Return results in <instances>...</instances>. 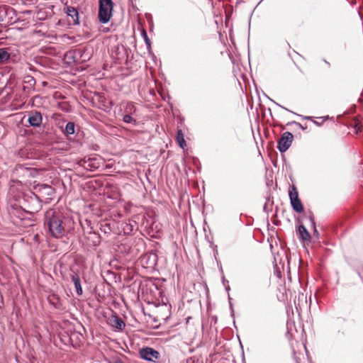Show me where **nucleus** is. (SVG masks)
<instances>
[{
	"label": "nucleus",
	"mask_w": 363,
	"mask_h": 363,
	"mask_svg": "<svg viewBox=\"0 0 363 363\" xmlns=\"http://www.w3.org/2000/svg\"><path fill=\"white\" fill-rule=\"evenodd\" d=\"M324 62L328 66L330 67V62H328L326 60H323Z\"/></svg>",
	"instance_id": "26"
},
{
	"label": "nucleus",
	"mask_w": 363,
	"mask_h": 363,
	"mask_svg": "<svg viewBox=\"0 0 363 363\" xmlns=\"http://www.w3.org/2000/svg\"><path fill=\"white\" fill-rule=\"evenodd\" d=\"M74 123L73 122H69L67 123L65 127V133L67 135H72L74 133Z\"/></svg>",
	"instance_id": "15"
},
{
	"label": "nucleus",
	"mask_w": 363,
	"mask_h": 363,
	"mask_svg": "<svg viewBox=\"0 0 363 363\" xmlns=\"http://www.w3.org/2000/svg\"><path fill=\"white\" fill-rule=\"evenodd\" d=\"M10 57V54L5 48H0V63L6 62Z\"/></svg>",
	"instance_id": "13"
},
{
	"label": "nucleus",
	"mask_w": 363,
	"mask_h": 363,
	"mask_svg": "<svg viewBox=\"0 0 363 363\" xmlns=\"http://www.w3.org/2000/svg\"><path fill=\"white\" fill-rule=\"evenodd\" d=\"M71 279L74 284V287H75L77 294L79 296L82 295L83 291H82V288L81 286V281H80L79 277L77 274H72L71 276Z\"/></svg>",
	"instance_id": "11"
},
{
	"label": "nucleus",
	"mask_w": 363,
	"mask_h": 363,
	"mask_svg": "<svg viewBox=\"0 0 363 363\" xmlns=\"http://www.w3.org/2000/svg\"><path fill=\"white\" fill-rule=\"evenodd\" d=\"M294 140V135L290 132H285L278 140L277 148L281 152H286L291 145Z\"/></svg>",
	"instance_id": "4"
},
{
	"label": "nucleus",
	"mask_w": 363,
	"mask_h": 363,
	"mask_svg": "<svg viewBox=\"0 0 363 363\" xmlns=\"http://www.w3.org/2000/svg\"><path fill=\"white\" fill-rule=\"evenodd\" d=\"M45 225L51 236L60 238L65 235V226L60 213L50 209L45 213Z\"/></svg>",
	"instance_id": "1"
},
{
	"label": "nucleus",
	"mask_w": 363,
	"mask_h": 363,
	"mask_svg": "<svg viewBox=\"0 0 363 363\" xmlns=\"http://www.w3.org/2000/svg\"><path fill=\"white\" fill-rule=\"evenodd\" d=\"M290 202L292 208L297 213H301L303 211V206L298 198V191L296 186H292L289 191Z\"/></svg>",
	"instance_id": "3"
},
{
	"label": "nucleus",
	"mask_w": 363,
	"mask_h": 363,
	"mask_svg": "<svg viewBox=\"0 0 363 363\" xmlns=\"http://www.w3.org/2000/svg\"><path fill=\"white\" fill-rule=\"evenodd\" d=\"M25 82L30 84H34L35 83V79L31 76H27L25 78Z\"/></svg>",
	"instance_id": "18"
},
{
	"label": "nucleus",
	"mask_w": 363,
	"mask_h": 363,
	"mask_svg": "<svg viewBox=\"0 0 363 363\" xmlns=\"http://www.w3.org/2000/svg\"><path fill=\"white\" fill-rule=\"evenodd\" d=\"M305 118L307 119V120H311L312 121H313V117H311V116H306V117H305Z\"/></svg>",
	"instance_id": "25"
},
{
	"label": "nucleus",
	"mask_w": 363,
	"mask_h": 363,
	"mask_svg": "<svg viewBox=\"0 0 363 363\" xmlns=\"http://www.w3.org/2000/svg\"><path fill=\"white\" fill-rule=\"evenodd\" d=\"M127 230H129L130 231L133 230V225L126 224ZM124 230H126V228H124Z\"/></svg>",
	"instance_id": "24"
},
{
	"label": "nucleus",
	"mask_w": 363,
	"mask_h": 363,
	"mask_svg": "<svg viewBox=\"0 0 363 363\" xmlns=\"http://www.w3.org/2000/svg\"><path fill=\"white\" fill-rule=\"evenodd\" d=\"M140 355L142 359L149 362H155L159 359L160 354L159 352L151 347H144L140 350Z\"/></svg>",
	"instance_id": "5"
},
{
	"label": "nucleus",
	"mask_w": 363,
	"mask_h": 363,
	"mask_svg": "<svg viewBox=\"0 0 363 363\" xmlns=\"http://www.w3.org/2000/svg\"><path fill=\"white\" fill-rule=\"evenodd\" d=\"M123 121L126 123H130L135 121V120L133 118V117L129 113H128L123 116Z\"/></svg>",
	"instance_id": "17"
},
{
	"label": "nucleus",
	"mask_w": 363,
	"mask_h": 363,
	"mask_svg": "<svg viewBox=\"0 0 363 363\" xmlns=\"http://www.w3.org/2000/svg\"><path fill=\"white\" fill-rule=\"evenodd\" d=\"M281 108H284L286 111H289L288 108H284L283 106H281Z\"/></svg>",
	"instance_id": "28"
},
{
	"label": "nucleus",
	"mask_w": 363,
	"mask_h": 363,
	"mask_svg": "<svg viewBox=\"0 0 363 363\" xmlns=\"http://www.w3.org/2000/svg\"><path fill=\"white\" fill-rule=\"evenodd\" d=\"M292 124H295L296 125L298 126L300 128L303 129V130H305L306 128L303 127L301 123H298V122H296V121H291V122H289L287 123V125H292Z\"/></svg>",
	"instance_id": "20"
},
{
	"label": "nucleus",
	"mask_w": 363,
	"mask_h": 363,
	"mask_svg": "<svg viewBox=\"0 0 363 363\" xmlns=\"http://www.w3.org/2000/svg\"><path fill=\"white\" fill-rule=\"evenodd\" d=\"M40 190H45L48 196H51L55 193V189L48 184H42L39 187Z\"/></svg>",
	"instance_id": "14"
},
{
	"label": "nucleus",
	"mask_w": 363,
	"mask_h": 363,
	"mask_svg": "<svg viewBox=\"0 0 363 363\" xmlns=\"http://www.w3.org/2000/svg\"><path fill=\"white\" fill-rule=\"evenodd\" d=\"M28 122L33 128L40 127L43 122L41 113L35 110L28 112Z\"/></svg>",
	"instance_id": "6"
},
{
	"label": "nucleus",
	"mask_w": 363,
	"mask_h": 363,
	"mask_svg": "<svg viewBox=\"0 0 363 363\" xmlns=\"http://www.w3.org/2000/svg\"><path fill=\"white\" fill-rule=\"evenodd\" d=\"M177 141L179 145L182 148H184L186 146V141L184 140V135L182 130H178L177 133Z\"/></svg>",
	"instance_id": "12"
},
{
	"label": "nucleus",
	"mask_w": 363,
	"mask_h": 363,
	"mask_svg": "<svg viewBox=\"0 0 363 363\" xmlns=\"http://www.w3.org/2000/svg\"><path fill=\"white\" fill-rule=\"evenodd\" d=\"M298 233L299 238L302 241L309 240L311 238L310 233H308V231L307 230V229L306 228V227L303 225H301L298 226Z\"/></svg>",
	"instance_id": "10"
},
{
	"label": "nucleus",
	"mask_w": 363,
	"mask_h": 363,
	"mask_svg": "<svg viewBox=\"0 0 363 363\" xmlns=\"http://www.w3.org/2000/svg\"><path fill=\"white\" fill-rule=\"evenodd\" d=\"M109 324L119 330H123L124 328L125 327V324L124 321L122 320V318H119L118 315H113L109 318Z\"/></svg>",
	"instance_id": "9"
},
{
	"label": "nucleus",
	"mask_w": 363,
	"mask_h": 363,
	"mask_svg": "<svg viewBox=\"0 0 363 363\" xmlns=\"http://www.w3.org/2000/svg\"><path fill=\"white\" fill-rule=\"evenodd\" d=\"M183 363H199L198 360H196L193 358H189L187 359Z\"/></svg>",
	"instance_id": "22"
},
{
	"label": "nucleus",
	"mask_w": 363,
	"mask_h": 363,
	"mask_svg": "<svg viewBox=\"0 0 363 363\" xmlns=\"http://www.w3.org/2000/svg\"><path fill=\"white\" fill-rule=\"evenodd\" d=\"M99 20L102 23H106L112 16L113 2L112 0H99Z\"/></svg>",
	"instance_id": "2"
},
{
	"label": "nucleus",
	"mask_w": 363,
	"mask_h": 363,
	"mask_svg": "<svg viewBox=\"0 0 363 363\" xmlns=\"http://www.w3.org/2000/svg\"><path fill=\"white\" fill-rule=\"evenodd\" d=\"M125 110L127 113H128L129 114H131L136 111V108L133 103L129 102L126 104Z\"/></svg>",
	"instance_id": "16"
},
{
	"label": "nucleus",
	"mask_w": 363,
	"mask_h": 363,
	"mask_svg": "<svg viewBox=\"0 0 363 363\" xmlns=\"http://www.w3.org/2000/svg\"><path fill=\"white\" fill-rule=\"evenodd\" d=\"M143 35H144V39H145V41L147 44V45L148 47H150V39L148 38L147 35V33L145 31H143Z\"/></svg>",
	"instance_id": "19"
},
{
	"label": "nucleus",
	"mask_w": 363,
	"mask_h": 363,
	"mask_svg": "<svg viewBox=\"0 0 363 363\" xmlns=\"http://www.w3.org/2000/svg\"><path fill=\"white\" fill-rule=\"evenodd\" d=\"M359 130V131H361V129H360V128H359V127H358V129H357V133Z\"/></svg>",
	"instance_id": "27"
},
{
	"label": "nucleus",
	"mask_w": 363,
	"mask_h": 363,
	"mask_svg": "<svg viewBox=\"0 0 363 363\" xmlns=\"http://www.w3.org/2000/svg\"><path fill=\"white\" fill-rule=\"evenodd\" d=\"M328 118V116H326V117H321L319 119L321 120V122H319V121H313L314 123H315L316 125H320L322 123H323L327 118Z\"/></svg>",
	"instance_id": "21"
},
{
	"label": "nucleus",
	"mask_w": 363,
	"mask_h": 363,
	"mask_svg": "<svg viewBox=\"0 0 363 363\" xmlns=\"http://www.w3.org/2000/svg\"><path fill=\"white\" fill-rule=\"evenodd\" d=\"M310 220L313 224V226H315V222H314V220H313V217H311L310 218ZM314 234L318 235V230H316L315 227H314Z\"/></svg>",
	"instance_id": "23"
},
{
	"label": "nucleus",
	"mask_w": 363,
	"mask_h": 363,
	"mask_svg": "<svg viewBox=\"0 0 363 363\" xmlns=\"http://www.w3.org/2000/svg\"><path fill=\"white\" fill-rule=\"evenodd\" d=\"M14 9L9 6H0V22L7 21L12 19V15L14 14Z\"/></svg>",
	"instance_id": "8"
},
{
	"label": "nucleus",
	"mask_w": 363,
	"mask_h": 363,
	"mask_svg": "<svg viewBox=\"0 0 363 363\" xmlns=\"http://www.w3.org/2000/svg\"><path fill=\"white\" fill-rule=\"evenodd\" d=\"M65 13L69 17L68 22L69 24L79 25V13L78 11L72 6H66L64 9Z\"/></svg>",
	"instance_id": "7"
}]
</instances>
